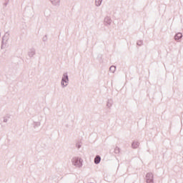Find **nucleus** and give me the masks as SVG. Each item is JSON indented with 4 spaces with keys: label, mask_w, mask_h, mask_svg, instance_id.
<instances>
[{
    "label": "nucleus",
    "mask_w": 183,
    "mask_h": 183,
    "mask_svg": "<svg viewBox=\"0 0 183 183\" xmlns=\"http://www.w3.org/2000/svg\"><path fill=\"white\" fill-rule=\"evenodd\" d=\"M74 165H76V163H75Z\"/></svg>",
    "instance_id": "6e6552de"
},
{
    "label": "nucleus",
    "mask_w": 183,
    "mask_h": 183,
    "mask_svg": "<svg viewBox=\"0 0 183 183\" xmlns=\"http://www.w3.org/2000/svg\"><path fill=\"white\" fill-rule=\"evenodd\" d=\"M109 69H110V71H111L112 72H115L116 68H115V66H112Z\"/></svg>",
    "instance_id": "39448f33"
},
{
    "label": "nucleus",
    "mask_w": 183,
    "mask_h": 183,
    "mask_svg": "<svg viewBox=\"0 0 183 183\" xmlns=\"http://www.w3.org/2000/svg\"><path fill=\"white\" fill-rule=\"evenodd\" d=\"M132 147L133 148H138V143H133Z\"/></svg>",
    "instance_id": "423d86ee"
},
{
    "label": "nucleus",
    "mask_w": 183,
    "mask_h": 183,
    "mask_svg": "<svg viewBox=\"0 0 183 183\" xmlns=\"http://www.w3.org/2000/svg\"><path fill=\"white\" fill-rule=\"evenodd\" d=\"M146 181L147 183H152L154 181V177L152 176V174L148 173L146 176Z\"/></svg>",
    "instance_id": "f257e3e1"
},
{
    "label": "nucleus",
    "mask_w": 183,
    "mask_h": 183,
    "mask_svg": "<svg viewBox=\"0 0 183 183\" xmlns=\"http://www.w3.org/2000/svg\"><path fill=\"white\" fill-rule=\"evenodd\" d=\"M61 85L66 86L68 85V76H64L61 80Z\"/></svg>",
    "instance_id": "f03ea898"
},
{
    "label": "nucleus",
    "mask_w": 183,
    "mask_h": 183,
    "mask_svg": "<svg viewBox=\"0 0 183 183\" xmlns=\"http://www.w3.org/2000/svg\"><path fill=\"white\" fill-rule=\"evenodd\" d=\"M181 38H182V33H177L174 36L175 41H179V39H181Z\"/></svg>",
    "instance_id": "7ed1b4c3"
},
{
    "label": "nucleus",
    "mask_w": 183,
    "mask_h": 183,
    "mask_svg": "<svg viewBox=\"0 0 183 183\" xmlns=\"http://www.w3.org/2000/svg\"><path fill=\"white\" fill-rule=\"evenodd\" d=\"M100 4H101V1H100V2H99L97 5H100Z\"/></svg>",
    "instance_id": "0eeeda50"
},
{
    "label": "nucleus",
    "mask_w": 183,
    "mask_h": 183,
    "mask_svg": "<svg viewBox=\"0 0 183 183\" xmlns=\"http://www.w3.org/2000/svg\"><path fill=\"white\" fill-rule=\"evenodd\" d=\"M99 162H101V157L97 156L94 159V163L99 164Z\"/></svg>",
    "instance_id": "20e7f679"
}]
</instances>
